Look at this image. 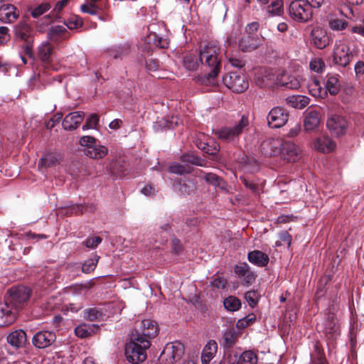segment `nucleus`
I'll use <instances>...</instances> for the list:
<instances>
[{
  "instance_id": "1",
  "label": "nucleus",
  "mask_w": 364,
  "mask_h": 364,
  "mask_svg": "<svg viewBox=\"0 0 364 364\" xmlns=\"http://www.w3.org/2000/svg\"><path fill=\"white\" fill-rule=\"evenodd\" d=\"M199 60L202 66L209 69L208 73L203 80L205 85H214L215 77L218 76L220 67V48L216 43L210 41L200 45L199 50Z\"/></svg>"
},
{
  "instance_id": "2",
  "label": "nucleus",
  "mask_w": 364,
  "mask_h": 364,
  "mask_svg": "<svg viewBox=\"0 0 364 364\" xmlns=\"http://www.w3.org/2000/svg\"><path fill=\"white\" fill-rule=\"evenodd\" d=\"M147 338L140 337L139 334L132 333L129 341L125 346V355L132 363L138 364L146 358V350L150 347Z\"/></svg>"
},
{
  "instance_id": "3",
  "label": "nucleus",
  "mask_w": 364,
  "mask_h": 364,
  "mask_svg": "<svg viewBox=\"0 0 364 364\" xmlns=\"http://www.w3.org/2000/svg\"><path fill=\"white\" fill-rule=\"evenodd\" d=\"M249 126V120L247 117L242 116L240 120L232 127H224L214 129V134L220 140L230 142L235 140Z\"/></svg>"
},
{
  "instance_id": "4",
  "label": "nucleus",
  "mask_w": 364,
  "mask_h": 364,
  "mask_svg": "<svg viewBox=\"0 0 364 364\" xmlns=\"http://www.w3.org/2000/svg\"><path fill=\"white\" fill-rule=\"evenodd\" d=\"M289 13L291 18L299 22H306L312 17L311 9L302 0L292 1L289 5Z\"/></svg>"
},
{
  "instance_id": "5",
  "label": "nucleus",
  "mask_w": 364,
  "mask_h": 364,
  "mask_svg": "<svg viewBox=\"0 0 364 364\" xmlns=\"http://www.w3.org/2000/svg\"><path fill=\"white\" fill-rule=\"evenodd\" d=\"M183 353L184 346L181 343H169L164 347L159 359L164 364H173L181 358Z\"/></svg>"
},
{
  "instance_id": "6",
  "label": "nucleus",
  "mask_w": 364,
  "mask_h": 364,
  "mask_svg": "<svg viewBox=\"0 0 364 364\" xmlns=\"http://www.w3.org/2000/svg\"><path fill=\"white\" fill-rule=\"evenodd\" d=\"M8 293L9 296L5 303L10 306H13L16 312L28 300L31 296L30 289L23 286L13 287L9 290Z\"/></svg>"
},
{
  "instance_id": "7",
  "label": "nucleus",
  "mask_w": 364,
  "mask_h": 364,
  "mask_svg": "<svg viewBox=\"0 0 364 364\" xmlns=\"http://www.w3.org/2000/svg\"><path fill=\"white\" fill-rule=\"evenodd\" d=\"M223 81L228 88L237 93L243 92L249 86L246 77L240 72L226 74L223 76Z\"/></svg>"
},
{
  "instance_id": "8",
  "label": "nucleus",
  "mask_w": 364,
  "mask_h": 364,
  "mask_svg": "<svg viewBox=\"0 0 364 364\" xmlns=\"http://www.w3.org/2000/svg\"><path fill=\"white\" fill-rule=\"evenodd\" d=\"M326 126L332 135L340 136L346 134L348 127V122L341 115L331 114L328 117Z\"/></svg>"
},
{
  "instance_id": "9",
  "label": "nucleus",
  "mask_w": 364,
  "mask_h": 364,
  "mask_svg": "<svg viewBox=\"0 0 364 364\" xmlns=\"http://www.w3.org/2000/svg\"><path fill=\"white\" fill-rule=\"evenodd\" d=\"M353 58L349 46L344 42H336L333 50V62L342 67L347 66Z\"/></svg>"
},
{
  "instance_id": "10",
  "label": "nucleus",
  "mask_w": 364,
  "mask_h": 364,
  "mask_svg": "<svg viewBox=\"0 0 364 364\" xmlns=\"http://www.w3.org/2000/svg\"><path fill=\"white\" fill-rule=\"evenodd\" d=\"M255 80L259 87H272L277 85V81L278 80L277 69H261L255 74Z\"/></svg>"
},
{
  "instance_id": "11",
  "label": "nucleus",
  "mask_w": 364,
  "mask_h": 364,
  "mask_svg": "<svg viewBox=\"0 0 364 364\" xmlns=\"http://www.w3.org/2000/svg\"><path fill=\"white\" fill-rule=\"evenodd\" d=\"M288 119L289 113L281 107H273L267 117L268 125L272 128L283 127L287 122Z\"/></svg>"
},
{
  "instance_id": "12",
  "label": "nucleus",
  "mask_w": 364,
  "mask_h": 364,
  "mask_svg": "<svg viewBox=\"0 0 364 364\" xmlns=\"http://www.w3.org/2000/svg\"><path fill=\"white\" fill-rule=\"evenodd\" d=\"M277 85L288 89L296 90L301 85V77L290 75L282 69H277Z\"/></svg>"
},
{
  "instance_id": "13",
  "label": "nucleus",
  "mask_w": 364,
  "mask_h": 364,
  "mask_svg": "<svg viewBox=\"0 0 364 364\" xmlns=\"http://www.w3.org/2000/svg\"><path fill=\"white\" fill-rule=\"evenodd\" d=\"M139 333L140 337L149 339L154 338L158 334L156 323L150 319L142 320L139 326L132 333Z\"/></svg>"
},
{
  "instance_id": "14",
  "label": "nucleus",
  "mask_w": 364,
  "mask_h": 364,
  "mask_svg": "<svg viewBox=\"0 0 364 364\" xmlns=\"http://www.w3.org/2000/svg\"><path fill=\"white\" fill-rule=\"evenodd\" d=\"M279 156L287 162H295L299 159L300 150L295 144L291 141H284Z\"/></svg>"
},
{
  "instance_id": "15",
  "label": "nucleus",
  "mask_w": 364,
  "mask_h": 364,
  "mask_svg": "<svg viewBox=\"0 0 364 364\" xmlns=\"http://www.w3.org/2000/svg\"><path fill=\"white\" fill-rule=\"evenodd\" d=\"M321 114L318 110L309 108L304 112V127L306 132L316 130L321 123Z\"/></svg>"
},
{
  "instance_id": "16",
  "label": "nucleus",
  "mask_w": 364,
  "mask_h": 364,
  "mask_svg": "<svg viewBox=\"0 0 364 364\" xmlns=\"http://www.w3.org/2000/svg\"><path fill=\"white\" fill-rule=\"evenodd\" d=\"M283 141L279 138H269L264 140L261 145L262 153L269 156H279L281 153Z\"/></svg>"
},
{
  "instance_id": "17",
  "label": "nucleus",
  "mask_w": 364,
  "mask_h": 364,
  "mask_svg": "<svg viewBox=\"0 0 364 364\" xmlns=\"http://www.w3.org/2000/svg\"><path fill=\"white\" fill-rule=\"evenodd\" d=\"M56 336L52 331H42L36 333L32 339L33 344L38 348H45L50 346Z\"/></svg>"
},
{
  "instance_id": "18",
  "label": "nucleus",
  "mask_w": 364,
  "mask_h": 364,
  "mask_svg": "<svg viewBox=\"0 0 364 364\" xmlns=\"http://www.w3.org/2000/svg\"><path fill=\"white\" fill-rule=\"evenodd\" d=\"M85 113L83 112L69 113L65 117L62 123L64 129L72 131L77 129L83 121Z\"/></svg>"
},
{
  "instance_id": "19",
  "label": "nucleus",
  "mask_w": 364,
  "mask_h": 364,
  "mask_svg": "<svg viewBox=\"0 0 364 364\" xmlns=\"http://www.w3.org/2000/svg\"><path fill=\"white\" fill-rule=\"evenodd\" d=\"M16 312L7 303H0V327L9 326L14 322Z\"/></svg>"
},
{
  "instance_id": "20",
  "label": "nucleus",
  "mask_w": 364,
  "mask_h": 364,
  "mask_svg": "<svg viewBox=\"0 0 364 364\" xmlns=\"http://www.w3.org/2000/svg\"><path fill=\"white\" fill-rule=\"evenodd\" d=\"M19 16V11L12 4H2L0 7V21L3 23H13Z\"/></svg>"
},
{
  "instance_id": "21",
  "label": "nucleus",
  "mask_w": 364,
  "mask_h": 364,
  "mask_svg": "<svg viewBox=\"0 0 364 364\" xmlns=\"http://www.w3.org/2000/svg\"><path fill=\"white\" fill-rule=\"evenodd\" d=\"M261 44V40L257 35H246L239 41V47L243 52H251Z\"/></svg>"
},
{
  "instance_id": "22",
  "label": "nucleus",
  "mask_w": 364,
  "mask_h": 364,
  "mask_svg": "<svg viewBox=\"0 0 364 364\" xmlns=\"http://www.w3.org/2000/svg\"><path fill=\"white\" fill-rule=\"evenodd\" d=\"M311 41L318 49H323L329 43V38L326 31L319 27L314 28L311 31Z\"/></svg>"
},
{
  "instance_id": "23",
  "label": "nucleus",
  "mask_w": 364,
  "mask_h": 364,
  "mask_svg": "<svg viewBox=\"0 0 364 364\" xmlns=\"http://www.w3.org/2000/svg\"><path fill=\"white\" fill-rule=\"evenodd\" d=\"M314 148L323 153H328L336 148V143L327 136L317 137L314 141Z\"/></svg>"
},
{
  "instance_id": "24",
  "label": "nucleus",
  "mask_w": 364,
  "mask_h": 364,
  "mask_svg": "<svg viewBox=\"0 0 364 364\" xmlns=\"http://www.w3.org/2000/svg\"><path fill=\"white\" fill-rule=\"evenodd\" d=\"M53 46L48 42L42 43L38 48V56L46 66H48L53 57Z\"/></svg>"
},
{
  "instance_id": "25",
  "label": "nucleus",
  "mask_w": 364,
  "mask_h": 364,
  "mask_svg": "<svg viewBox=\"0 0 364 364\" xmlns=\"http://www.w3.org/2000/svg\"><path fill=\"white\" fill-rule=\"evenodd\" d=\"M14 31L17 38L27 42L31 41L33 31L28 23L20 22L15 26Z\"/></svg>"
},
{
  "instance_id": "26",
  "label": "nucleus",
  "mask_w": 364,
  "mask_h": 364,
  "mask_svg": "<svg viewBox=\"0 0 364 364\" xmlns=\"http://www.w3.org/2000/svg\"><path fill=\"white\" fill-rule=\"evenodd\" d=\"M98 328L96 324L81 323L75 328V333L80 338H85L95 334Z\"/></svg>"
},
{
  "instance_id": "27",
  "label": "nucleus",
  "mask_w": 364,
  "mask_h": 364,
  "mask_svg": "<svg viewBox=\"0 0 364 364\" xmlns=\"http://www.w3.org/2000/svg\"><path fill=\"white\" fill-rule=\"evenodd\" d=\"M7 342L12 346L19 348L26 342V334L23 330H16L7 336Z\"/></svg>"
},
{
  "instance_id": "28",
  "label": "nucleus",
  "mask_w": 364,
  "mask_h": 364,
  "mask_svg": "<svg viewBox=\"0 0 364 364\" xmlns=\"http://www.w3.org/2000/svg\"><path fill=\"white\" fill-rule=\"evenodd\" d=\"M218 350V344L213 341H209L207 344L205 346L202 353H201V360L203 363L208 364L215 356Z\"/></svg>"
},
{
  "instance_id": "29",
  "label": "nucleus",
  "mask_w": 364,
  "mask_h": 364,
  "mask_svg": "<svg viewBox=\"0 0 364 364\" xmlns=\"http://www.w3.org/2000/svg\"><path fill=\"white\" fill-rule=\"evenodd\" d=\"M107 154V147L97 142H95V145L90 150L85 151V156L92 159H103Z\"/></svg>"
},
{
  "instance_id": "30",
  "label": "nucleus",
  "mask_w": 364,
  "mask_h": 364,
  "mask_svg": "<svg viewBox=\"0 0 364 364\" xmlns=\"http://www.w3.org/2000/svg\"><path fill=\"white\" fill-rule=\"evenodd\" d=\"M248 260L259 267H264L269 262V257L261 251L254 250L248 254Z\"/></svg>"
},
{
  "instance_id": "31",
  "label": "nucleus",
  "mask_w": 364,
  "mask_h": 364,
  "mask_svg": "<svg viewBox=\"0 0 364 364\" xmlns=\"http://www.w3.org/2000/svg\"><path fill=\"white\" fill-rule=\"evenodd\" d=\"M287 103L296 109H303L309 104L310 99L304 95H292L287 98Z\"/></svg>"
},
{
  "instance_id": "32",
  "label": "nucleus",
  "mask_w": 364,
  "mask_h": 364,
  "mask_svg": "<svg viewBox=\"0 0 364 364\" xmlns=\"http://www.w3.org/2000/svg\"><path fill=\"white\" fill-rule=\"evenodd\" d=\"M183 65L188 70H196L200 65L199 54H188L184 57Z\"/></svg>"
},
{
  "instance_id": "33",
  "label": "nucleus",
  "mask_w": 364,
  "mask_h": 364,
  "mask_svg": "<svg viewBox=\"0 0 364 364\" xmlns=\"http://www.w3.org/2000/svg\"><path fill=\"white\" fill-rule=\"evenodd\" d=\"M205 180L208 183L218 187L222 190L227 191V183L215 173H208L205 176Z\"/></svg>"
},
{
  "instance_id": "34",
  "label": "nucleus",
  "mask_w": 364,
  "mask_h": 364,
  "mask_svg": "<svg viewBox=\"0 0 364 364\" xmlns=\"http://www.w3.org/2000/svg\"><path fill=\"white\" fill-rule=\"evenodd\" d=\"M258 357L252 350H245L240 356L238 363L240 364H257Z\"/></svg>"
},
{
  "instance_id": "35",
  "label": "nucleus",
  "mask_w": 364,
  "mask_h": 364,
  "mask_svg": "<svg viewBox=\"0 0 364 364\" xmlns=\"http://www.w3.org/2000/svg\"><path fill=\"white\" fill-rule=\"evenodd\" d=\"M326 89L332 95H335L339 92L340 85L338 84V79L336 76H328L326 82Z\"/></svg>"
},
{
  "instance_id": "36",
  "label": "nucleus",
  "mask_w": 364,
  "mask_h": 364,
  "mask_svg": "<svg viewBox=\"0 0 364 364\" xmlns=\"http://www.w3.org/2000/svg\"><path fill=\"white\" fill-rule=\"evenodd\" d=\"M192 171V167L187 164H180L178 163H173L170 165L168 167V171L173 173H176L179 175H183L186 173H191Z\"/></svg>"
},
{
  "instance_id": "37",
  "label": "nucleus",
  "mask_w": 364,
  "mask_h": 364,
  "mask_svg": "<svg viewBox=\"0 0 364 364\" xmlns=\"http://www.w3.org/2000/svg\"><path fill=\"white\" fill-rule=\"evenodd\" d=\"M225 308L230 311H237L241 306L240 301L235 296H228L223 301Z\"/></svg>"
},
{
  "instance_id": "38",
  "label": "nucleus",
  "mask_w": 364,
  "mask_h": 364,
  "mask_svg": "<svg viewBox=\"0 0 364 364\" xmlns=\"http://www.w3.org/2000/svg\"><path fill=\"white\" fill-rule=\"evenodd\" d=\"M129 47L128 46H119L109 49V53L114 59L121 58L128 54Z\"/></svg>"
},
{
  "instance_id": "39",
  "label": "nucleus",
  "mask_w": 364,
  "mask_h": 364,
  "mask_svg": "<svg viewBox=\"0 0 364 364\" xmlns=\"http://www.w3.org/2000/svg\"><path fill=\"white\" fill-rule=\"evenodd\" d=\"M97 139L91 136H83L79 139V144L82 148V151L85 155V151L90 150L97 142Z\"/></svg>"
},
{
  "instance_id": "40",
  "label": "nucleus",
  "mask_w": 364,
  "mask_h": 364,
  "mask_svg": "<svg viewBox=\"0 0 364 364\" xmlns=\"http://www.w3.org/2000/svg\"><path fill=\"white\" fill-rule=\"evenodd\" d=\"M178 124V119L176 117H172L170 120L162 118L156 122L155 129L156 130L159 128L173 129Z\"/></svg>"
},
{
  "instance_id": "41",
  "label": "nucleus",
  "mask_w": 364,
  "mask_h": 364,
  "mask_svg": "<svg viewBox=\"0 0 364 364\" xmlns=\"http://www.w3.org/2000/svg\"><path fill=\"white\" fill-rule=\"evenodd\" d=\"M309 92V93L314 97H318L321 95L322 87L321 83L318 80L316 77H313L311 79L308 85Z\"/></svg>"
},
{
  "instance_id": "42",
  "label": "nucleus",
  "mask_w": 364,
  "mask_h": 364,
  "mask_svg": "<svg viewBox=\"0 0 364 364\" xmlns=\"http://www.w3.org/2000/svg\"><path fill=\"white\" fill-rule=\"evenodd\" d=\"M240 181L242 182L244 186L250 189L252 193H254L256 196H258L260 194V193L262 191V187H260L257 183H255L252 181H250L245 177H240Z\"/></svg>"
},
{
  "instance_id": "43",
  "label": "nucleus",
  "mask_w": 364,
  "mask_h": 364,
  "mask_svg": "<svg viewBox=\"0 0 364 364\" xmlns=\"http://www.w3.org/2000/svg\"><path fill=\"white\" fill-rule=\"evenodd\" d=\"M270 4L267 6V11L272 15H280L282 2L280 0H270Z\"/></svg>"
},
{
  "instance_id": "44",
  "label": "nucleus",
  "mask_w": 364,
  "mask_h": 364,
  "mask_svg": "<svg viewBox=\"0 0 364 364\" xmlns=\"http://www.w3.org/2000/svg\"><path fill=\"white\" fill-rule=\"evenodd\" d=\"M58 157L55 154H48L42 158L39 162V165L45 167L53 166L56 164Z\"/></svg>"
},
{
  "instance_id": "45",
  "label": "nucleus",
  "mask_w": 364,
  "mask_h": 364,
  "mask_svg": "<svg viewBox=\"0 0 364 364\" xmlns=\"http://www.w3.org/2000/svg\"><path fill=\"white\" fill-rule=\"evenodd\" d=\"M83 316L86 320L93 321L101 318L102 314L95 308H90L84 311Z\"/></svg>"
},
{
  "instance_id": "46",
  "label": "nucleus",
  "mask_w": 364,
  "mask_h": 364,
  "mask_svg": "<svg viewBox=\"0 0 364 364\" xmlns=\"http://www.w3.org/2000/svg\"><path fill=\"white\" fill-rule=\"evenodd\" d=\"M237 336L234 331L229 330L223 335L224 346L225 348H232L236 342Z\"/></svg>"
},
{
  "instance_id": "47",
  "label": "nucleus",
  "mask_w": 364,
  "mask_h": 364,
  "mask_svg": "<svg viewBox=\"0 0 364 364\" xmlns=\"http://www.w3.org/2000/svg\"><path fill=\"white\" fill-rule=\"evenodd\" d=\"M51 8L48 3H43L31 11V16L33 18H38L48 11Z\"/></svg>"
},
{
  "instance_id": "48",
  "label": "nucleus",
  "mask_w": 364,
  "mask_h": 364,
  "mask_svg": "<svg viewBox=\"0 0 364 364\" xmlns=\"http://www.w3.org/2000/svg\"><path fill=\"white\" fill-rule=\"evenodd\" d=\"M330 28L335 31H341L347 26V22L342 19L331 18L328 21Z\"/></svg>"
},
{
  "instance_id": "49",
  "label": "nucleus",
  "mask_w": 364,
  "mask_h": 364,
  "mask_svg": "<svg viewBox=\"0 0 364 364\" xmlns=\"http://www.w3.org/2000/svg\"><path fill=\"white\" fill-rule=\"evenodd\" d=\"M99 117L96 114H92L86 120L85 124L82 126L83 130L95 129L98 124Z\"/></svg>"
},
{
  "instance_id": "50",
  "label": "nucleus",
  "mask_w": 364,
  "mask_h": 364,
  "mask_svg": "<svg viewBox=\"0 0 364 364\" xmlns=\"http://www.w3.org/2000/svg\"><path fill=\"white\" fill-rule=\"evenodd\" d=\"M259 297V293L254 290L247 291L245 295L247 302L252 307H254L257 304Z\"/></svg>"
},
{
  "instance_id": "51",
  "label": "nucleus",
  "mask_w": 364,
  "mask_h": 364,
  "mask_svg": "<svg viewBox=\"0 0 364 364\" xmlns=\"http://www.w3.org/2000/svg\"><path fill=\"white\" fill-rule=\"evenodd\" d=\"M98 7L95 4L87 1L80 6V10L83 13L89 14L91 15H95L97 14Z\"/></svg>"
},
{
  "instance_id": "52",
  "label": "nucleus",
  "mask_w": 364,
  "mask_h": 364,
  "mask_svg": "<svg viewBox=\"0 0 364 364\" xmlns=\"http://www.w3.org/2000/svg\"><path fill=\"white\" fill-rule=\"evenodd\" d=\"M97 262V259H87L82 266L80 265L82 272L85 273L91 272L95 269Z\"/></svg>"
},
{
  "instance_id": "53",
  "label": "nucleus",
  "mask_w": 364,
  "mask_h": 364,
  "mask_svg": "<svg viewBox=\"0 0 364 364\" xmlns=\"http://www.w3.org/2000/svg\"><path fill=\"white\" fill-rule=\"evenodd\" d=\"M325 68V63L321 58L312 59L310 62V68L311 70L321 73Z\"/></svg>"
},
{
  "instance_id": "54",
  "label": "nucleus",
  "mask_w": 364,
  "mask_h": 364,
  "mask_svg": "<svg viewBox=\"0 0 364 364\" xmlns=\"http://www.w3.org/2000/svg\"><path fill=\"white\" fill-rule=\"evenodd\" d=\"M181 161L193 165L203 166V160L194 155H183L181 156Z\"/></svg>"
},
{
  "instance_id": "55",
  "label": "nucleus",
  "mask_w": 364,
  "mask_h": 364,
  "mask_svg": "<svg viewBox=\"0 0 364 364\" xmlns=\"http://www.w3.org/2000/svg\"><path fill=\"white\" fill-rule=\"evenodd\" d=\"M102 242V238L100 237H93L90 238L86 239L83 244L87 247L90 249L95 248L100 243Z\"/></svg>"
},
{
  "instance_id": "56",
  "label": "nucleus",
  "mask_w": 364,
  "mask_h": 364,
  "mask_svg": "<svg viewBox=\"0 0 364 364\" xmlns=\"http://www.w3.org/2000/svg\"><path fill=\"white\" fill-rule=\"evenodd\" d=\"M250 270V267L247 263H242L240 265H236L235 267V272L240 277H242L247 271Z\"/></svg>"
},
{
  "instance_id": "57",
  "label": "nucleus",
  "mask_w": 364,
  "mask_h": 364,
  "mask_svg": "<svg viewBox=\"0 0 364 364\" xmlns=\"http://www.w3.org/2000/svg\"><path fill=\"white\" fill-rule=\"evenodd\" d=\"M9 28L6 26L0 27V44H4L8 42L10 39V35L9 33Z\"/></svg>"
},
{
  "instance_id": "58",
  "label": "nucleus",
  "mask_w": 364,
  "mask_h": 364,
  "mask_svg": "<svg viewBox=\"0 0 364 364\" xmlns=\"http://www.w3.org/2000/svg\"><path fill=\"white\" fill-rule=\"evenodd\" d=\"M315 350L318 353L316 358H312L311 361L313 364H327L326 360L321 354V350L318 346V343L315 345Z\"/></svg>"
},
{
  "instance_id": "59",
  "label": "nucleus",
  "mask_w": 364,
  "mask_h": 364,
  "mask_svg": "<svg viewBox=\"0 0 364 364\" xmlns=\"http://www.w3.org/2000/svg\"><path fill=\"white\" fill-rule=\"evenodd\" d=\"M158 38V35L155 32H151L146 37V42L149 45V48H152L156 47V41Z\"/></svg>"
},
{
  "instance_id": "60",
  "label": "nucleus",
  "mask_w": 364,
  "mask_h": 364,
  "mask_svg": "<svg viewBox=\"0 0 364 364\" xmlns=\"http://www.w3.org/2000/svg\"><path fill=\"white\" fill-rule=\"evenodd\" d=\"M259 28V23L258 22H252L249 23L245 28L247 35H255V33L257 31Z\"/></svg>"
},
{
  "instance_id": "61",
  "label": "nucleus",
  "mask_w": 364,
  "mask_h": 364,
  "mask_svg": "<svg viewBox=\"0 0 364 364\" xmlns=\"http://www.w3.org/2000/svg\"><path fill=\"white\" fill-rule=\"evenodd\" d=\"M242 277H243V282L247 285H250L255 282L256 277L252 272L249 270V271H247V272H246V274Z\"/></svg>"
},
{
  "instance_id": "62",
  "label": "nucleus",
  "mask_w": 364,
  "mask_h": 364,
  "mask_svg": "<svg viewBox=\"0 0 364 364\" xmlns=\"http://www.w3.org/2000/svg\"><path fill=\"white\" fill-rule=\"evenodd\" d=\"M211 284L213 287H216L218 289H224L226 287L227 281L223 278L218 277L214 279L211 282Z\"/></svg>"
},
{
  "instance_id": "63",
  "label": "nucleus",
  "mask_w": 364,
  "mask_h": 364,
  "mask_svg": "<svg viewBox=\"0 0 364 364\" xmlns=\"http://www.w3.org/2000/svg\"><path fill=\"white\" fill-rule=\"evenodd\" d=\"M82 21L80 18L75 17V20L69 21L68 27L70 29H74L82 26Z\"/></svg>"
},
{
  "instance_id": "64",
  "label": "nucleus",
  "mask_w": 364,
  "mask_h": 364,
  "mask_svg": "<svg viewBox=\"0 0 364 364\" xmlns=\"http://www.w3.org/2000/svg\"><path fill=\"white\" fill-rule=\"evenodd\" d=\"M159 66V62L156 60L149 59L146 61V68L149 70H156Z\"/></svg>"
}]
</instances>
